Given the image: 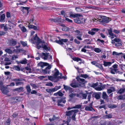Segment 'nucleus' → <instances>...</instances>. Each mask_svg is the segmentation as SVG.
<instances>
[{
	"label": "nucleus",
	"instance_id": "40",
	"mask_svg": "<svg viewBox=\"0 0 125 125\" xmlns=\"http://www.w3.org/2000/svg\"><path fill=\"white\" fill-rule=\"evenodd\" d=\"M21 43L24 46H25L27 45V43L26 42H24L23 41H21Z\"/></svg>",
	"mask_w": 125,
	"mask_h": 125
},
{
	"label": "nucleus",
	"instance_id": "1",
	"mask_svg": "<svg viewBox=\"0 0 125 125\" xmlns=\"http://www.w3.org/2000/svg\"><path fill=\"white\" fill-rule=\"evenodd\" d=\"M33 43L36 44L37 48L38 49L42 48H43L44 51H47L50 50V48L47 46V44L45 43L43 41H42L41 39H40L37 35V34H35L34 37L32 38L31 40H30Z\"/></svg>",
	"mask_w": 125,
	"mask_h": 125
},
{
	"label": "nucleus",
	"instance_id": "8",
	"mask_svg": "<svg viewBox=\"0 0 125 125\" xmlns=\"http://www.w3.org/2000/svg\"><path fill=\"white\" fill-rule=\"evenodd\" d=\"M108 31L109 34L110 35L109 37H111V39H113L115 37H116V35L112 33L111 29V28Z\"/></svg>",
	"mask_w": 125,
	"mask_h": 125
},
{
	"label": "nucleus",
	"instance_id": "14",
	"mask_svg": "<svg viewBox=\"0 0 125 125\" xmlns=\"http://www.w3.org/2000/svg\"><path fill=\"white\" fill-rule=\"evenodd\" d=\"M38 66L41 67L42 68H43L45 66H48L49 65V64L46 63L41 62L38 63Z\"/></svg>",
	"mask_w": 125,
	"mask_h": 125
},
{
	"label": "nucleus",
	"instance_id": "38",
	"mask_svg": "<svg viewBox=\"0 0 125 125\" xmlns=\"http://www.w3.org/2000/svg\"><path fill=\"white\" fill-rule=\"evenodd\" d=\"M75 67L77 69L79 73H81L83 72V70L82 69L79 68L78 67H76L75 66Z\"/></svg>",
	"mask_w": 125,
	"mask_h": 125
},
{
	"label": "nucleus",
	"instance_id": "17",
	"mask_svg": "<svg viewBox=\"0 0 125 125\" xmlns=\"http://www.w3.org/2000/svg\"><path fill=\"white\" fill-rule=\"evenodd\" d=\"M60 86H56L53 88L50 89L49 90L51 92H54L60 89Z\"/></svg>",
	"mask_w": 125,
	"mask_h": 125
},
{
	"label": "nucleus",
	"instance_id": "24",
	"mask_svg": "<svg viewBox=\"0 0 125 125\" xmlns=\"http://www.w3.org/2000/svg\"><path fill=\"white\" fill-rule=\"evenodd\" d=\"M93 95L96 99H99L100 98V94L98 93H94Z\"/></svg>",
	"mask_w": 125,
	"mask_h": 125
},
{
	"label": "nucleus",
	"instance_id": "4",
	"mask_svg": "<svg viewBox=\"0 0 125 125\" xmlns=\"http://www.w3.org/2000/svg\"><path fill=\"white\" fill-rule=\"evenodd\" d=\"M111 20L110 19L106 16H102L100 19L99 22L102 23V24L104 25V24L108 23Z\"/></svg>",
	"mask_w": 125,
	"mask_h": 125
},
{
	"label": "nucleus",
	"instance_id": "51",
	"mask_svg": "<svg viewBox=\"0 0 125 125\" xmlns=\"http://www.w3.org/2000/svg\"><path fill=\"white\" fill-rule=\"evenodd\" d=\"M91 63L92 64L94 65L95 66H96L98 63H97L96 61H94L91 62Z\"/></svg>",
	"mask_w": 125,
	"mask_h": 125
},
{
	"label": "nucleus",
	"instance_id": "39",
	"mask_svg": "<svg viewBox=\"0 0 125 125\" xmlns=\"http://www.w3.org/2000/svg\"><path fill=\"white\" fill-rule=\"evenodd\" d=\"M26 88L27 90V92L28 93H30L31 91V89L30 88V86L29 85L27 86L26 87Z\"/></svg>",
	"mask_w": 125,
	"mask_h": 125
},
{
	"label": "nucleus",
	"instance_id": "22",
	"mask_svg": "<svg viewBox=\"0 0 125 125\" xmlns=\"http://www.w3.org/2000/svg\"><path fill=\"white\" fill-rule=\"evenodd\" d=\"M76 19L74 20V22L76 23H82V21L80 20H82L83 18H76Z\"/></svg>",
	"mask_w": 125,
	"mask_h": 125
},
{
	"label": "nucleus",
	"instance_id": "47",
	"mask_svg": "<svg viewBox=\"0 0 125 125\" xmlns=\"http://www.w3.org/2000/svg\"><path fill=\"white\" fill-rule=\"evenodd\" d=\"M120 68L122 70L125 69V65H123V64H120L119 65Z\"/></svg>",
	"mask_w": 125,
	"mask_h": 125
},
{
	"label": "nucleus",
	"instance_id": "41",
	"mask_svg": "<svg viewBox=\"0 0 125 125\" xmlns=\"http://www.w3.org/2000/svg\"><path fill=\"white\" fill-rule=\"evenodd\" d=\"M122 45L121 42H116L115 46L117 47H118L121 46Z\"/></svg>",
	"mask_w": 125,
	"mask_h": 125
},
{
	"label": "nucleus",
	"instance_id": "16",
	"mask_svg": "<svg viewBox=\"0 0 125 125\" xmlns=\"http://www.w3.org/2000/svg\"><path fill=\"white\" fill-rule=\"evenodd\" d=\"M107 93H108L110 94L112 92L115 91V88L113 87H111L107 89Z\"/></svg>",
	"mask_w": 125,
	"mask_h": 125
},
{
	"label": "nucleus",
	"instance_id": "62",
	"mask_svg": "<svg viewBox=\"0 0 125 125\" xmlns=\"http://www.w3.org/2000/svg\"><path fill=\"white\" fill-rule=\"evenodd\" d=\"M117 70H115V69H113L111 70L110 72L113 74H115Z\"/></svg>",
	"mask_w": 125,
	"mask_h": 125
},
{
	"label": "nucleus",
	"instance_id": "35",
	"mask_svg": "<svg viewBox=\"0 0 125 125\" xmlns=\"http://www.w3.org/2000/svg\"><path fill=\"white\" fill-rule=\"evenodd\" d=\"M5 51L7 52L10 54H11L12 52L11 50L9 49H7L5 50Z\"/></svg>",
	"mask_w": 125,
	"mask_h": 125
},
{
	"label": "nucleus",
	"instance_id": "3",
	"mask_svg": "<svg viewBox=\"0 0 125 125\" xmlns=\"http://www.w3.org/2000/svg\"><path fill=\"white\" fill-rule=\"evenodd\" d=\"M41 56L42 58L45 60L52 59V57L50 55L49 53H42L41 54Z\"/></svg>",
	"mask_w": 125,
	"mask_h": 125
},
{
	"label": "nucleus",
	"instance_id": "10",
	"mask_svg": "<svg viewBox=\"0 0 125 125\" xmlns=\"http://www.w3.org/2000/svg\"><path fill=\"white\" fill-rule=\"evenodd\" d=\"M99 30L97 29L93 28L91 29V31L88 32V33L91 35H93L95 34L96 31H98Z\"/></svg>",
	"mask_w": 125,
	"mask_h": 125
},
{
	"label": "nucleus",
	"instance_id": "43",
	"mask_svg": "<svg viewBox=\"0 0 125 125\" xmlns=\"http://www.w3.org/2000/svg\"><path fill=\"white\" fill-rule=\"evenodd\" d=\"M6 16L7 18H10L11 17V15L10 13L9 12H7Z\"/></svg>",
	"mask_w": 125,
	"mask_h": 125
},
{
	"label": "nucleus",
	"instance_id": "27",
	"mask_svg": "<svg viewBox=\"0 0 125 125\" xmlns=\"http://www.w3.org/2000/svg\"><path fill=\"white\" fill-rule=\"evenodd\" d=\"M5 18V15L4 14H3L0 17V21L2 22L4 21V19Z\"/></svg>",
	"mask_w": 125,
	"mask_h": 125
},
{
	"label": "nucleus",
	"instance_id": "57",
	"mask_svg": "<svg viewBox=\"0 0 125 125\" xmlns=\"http://www.w3.org/2000/svg\"><path fill=\"white\" fill-rule=\"evenodd\" d=\"M114 41L115 42H121V40L120 39L115 38L114 39Z\"/></svg>",
	"mask_w": 125,
	"mask_h": 125
},
{
	"label": "nucleus",
	"instance_id": "64",
	"mask_svg": "<svg viewBox=\"0 0 125 125\" xmlns=\"http://www.w3.org/2000/svg\"><path fill=\"white\" fill-rule=\"evenodd\" d=\"M22 83V82H17L16 83V86H18L21 85Z\"/></svg>",
	"mask_w": 125,
	"mask_h": 125
},
{
	"label": "nucleus",
	"instance_id": "55",
	"mask_svg": "<svg viewBox=\"0 0 125 125\" xmlns=\"http://www.w3.org/2000/svg\"><path fill=\"white\" fill-rule=\"evenodd\" d=\"M99 20L100 19H96L95 18L93 19V20L94 22H99Z\"/></svg>",
	"mask_w": 125,
	"mask_h": 125
},
{
	"label": "nucleus",
	"instance_id": "63",
	"mask_svg": "<svg viewBox=\"0 0 125 125\" xmlns=\"http://www.w3.org/2000/svg\"><path fill=\"white\" fill-rule=\"evenodd\" d=\"M97 85V83H94L92 84L91 86V87L95 88L96 87Z\"/></svg>",
	"mask_w": 125,
	"mask_h": 125
},
{
	"label": "nucleus",
	"instance_id": "37",
	"mask_svg": "<svg viewBox=\"0 0 125 125\" xmlns=\"http://www.w3.org/2000/svg\"><path fill=\"white\" fill-rule=\"evenodd\" d=\"M118 98L120 99H125V94L121 95L118 97Z\"/></svg>",
	"mask_w": 125,
	"mask_h": 125
},
{
	"label": "nucleus",
	"instance_id": "54",
	"mask_svg": "<svg viewBox=\"0 0 125 125\" xmlns=\"http://www.w3.org/2000/svg\"><path fill=\"white\" fill-rule=\"evenodd\" d=\"M113 31L114 33L116 34H118L120 32V30H114Z\"/></svg>",
	"mask_w": 125,
	"mask_h": 125
},
{
	"label": "nucleus",
	"instance_id": "11",
	"mask_svg": "<svg viewBox=\"0 0 125 125\" xmlns=\"http://www.w3.org/2000/svg\"><path fill=\"white\" fill-rule=\"evenodd\" d=\"M9 85H7L6 87L4 86V87L2 86L0 88V90L2 91L3 93L5 94H7L9 91L6 89L7 88V87Z\"/></svg>",
	"mask_w": 125,
	"mask_h": 125
},
{
	"label": "nucleus",
	"instance_id": "49",
	"mask_svg": "<svg viewBox=\"0 0 125 125\" xmlns=\"http://www.w3.org/2000/svg\"><path fill=\"white\" fill-rule=\"evenodd\" d=\"M45 85L47 86H53V84L51 82H50L47 83Z\"/></svg>",
	"mask_w": 125,
	"mask_h": 125
},
{
	"label": "nucleus",
	"instance_id": "19",
	"mask_svg": "<svg viewBox=\"0 0 125 125\" xmlns=\"http://www.w3.org/2000/svg\"><path fill=\"white\" fill-rule=\"evenodd\" d=\"M28 26L29 28L33 29L35 30H38L39 29L38 27H37L35 26L29 24Z\"/></svg>",
	"mask_w": 125,
	"mask_h": 125
},
{
	"label": "nucleus",
	"instance_id": "28",
	"mask_svg": "<svg viewBox=\"0 0 125 125\" xmlns=\"http://www.w3.org/2000/svg\"><path fill=\"white\" fill-rule=\"evenodd\" d=\"M23 87H21L14 89V91H18V92H20L23 91Z\"/></svg>",
	"mask_w": 125,
	"mask_h": 125
},
{
	"label": "nucleus",
	"instance_id": "6",
	"mask_svg": "<svg viewBox=\"0 0 125 125\" xmlns=\"http://www.w3.org/2000/svg\"><path fill=\"white\" fill-rule=\"evenodd\" d=\"M48 79L52 82H57L58 81V76L53 77L52 76H48Z\"/></svg>",
	"mask_w": 125,
	"mask_h": 125
},
{
	"label": "nucleus",
	"instance_id": "33",
	"mask_svg": "<svg viewBox=\"0 0 125 125\" xmlns=\"http://www.w3.org/2000/svg\"><path fill=\"white\" fill-rule=\"evenodd\" d=\"M122 54V52L119 53L115 51L113 52L112 53V55H113L118 56Z\"/></svg>",
	"mask_w": 125,
	"mask_h": 125
},
{
	"label": "nucleus",
	"instance_id": "34",
	"mask_svg": "<svg viewBox=\"0 0 125 125\" xmlns=\"http://www.w3.org/2000/svg\"><path fill=\"white\" fill-rule=\"evenodd\" d=\"M62 99L61 98L58 100L57 102L58 103V106L61 105L63 106V105L60 104V103L62 102Z\"/></svg>",
	"mask_w": 125,
	"mask_h": 125
},
{
	"label": "nucleus",
	"instance_id": "21",
	"mask_svg": "<svg viewBox=\"0 0 125 125\" xmlns=\"http://www.w3.org/2000/svg\"><path fill=\"white\" fill-rule=\"evenodd\" d=\"M11 101L12 103H15L18 101V99L17 97H13L11 98Z\"/></svg>",
	"mask_w": 125,
	"mask_h": 125
},
{
	"label": "nucleus",
	"instance_id": "23",
	"mask_svg": "<svg viewBox=\"0 0 125 125\" xmlns=\"http://www.w3.org/2000/svg\"><path fill=\"white\" fill-rule=\"evenodd\" d=\"M50 72V70H49L47 68H45L42 71V72L44 74L49 73Z\"/></svg>",
	"mask_w": 125,
	"mask_h": 125
},
{
	"label": "nucleus",
	"instance_id": "60",
	"mask_svg": "<svg viewBox=\"0 0 125 125\" xmlns=\"http://www.w3.org/2000/svg\"><path fill=\"white\" fill-rule=\"evenodd\" d=\"M68 30L67 28L65 26L63 27L62 28V30L63 31H67Z\"/></svg>",
	"mask_w": 125,
	"mask_h": 125
},
{
	"label": "nucleus",
	"instance_id": "13",
	"mask_svg": "<svg viewBox=\"0 0 125 125\" xmlns=\"http://www.w3.org/2000/svg\"><path fill=\"white\" fill-rule=\"evenodd\" d=\"M59 73V71L56 68H55V70L52 71V75L53 76L56 77L58 75Z\"/></svg>",
	"mask_w": 125,
	"mask_h": 125
},
{
	"label": "nucleus",
	"instance_id": "18",
	"mask_svg": "<svg viewBox=\"0 0 125 125\" xmlns=\"http://www.w3.org/2000/svg\"><path fill=\"white\" fill-rule=\"evenodd\" d=\"M81 106V105H77L74 106L72 107H69L67 109L68 110H70L74 108H80Z\"/></svg>",
	"mask_w": 125,
	"mask_h": 125
},
{
	"label": "nucleus",
	"instance_id": "42",
	"mask_svg": "<svg viewBox=\"0 0 125 125\" xmlns=\"http://www.w3.org/2000/svg\"><path fill=\"white\" fill-rule=\"evenodd\" d=\"M16 42H17L16 40H12L11 41L12 45H15L16 43Z\"/></svg>",
	"mask_w": 125,
	"mask_h": 125
},
{
	"label": "nucleus",
	"instance_id": "58",
	"mask_svg": "<svg viewBox=\"0 0 125 125\" xmlns=\"http://www.w3.org/2000/svg\"><path fill=\"white\" fill-rule=\"evenodd\" d=\"M17 58H18V57L17 55H13L12 56V57L11 60H13Z\"/></svg>",
	"mask_w": 125,
	"mask_h": 125
},
{
	"label": "nucleus",
	"instance_id": "9",
	"mask_svg": "<svg viewBox=\"0 0 125 125\" xmlns=\"http://www.w3.org/2000/svg\"><path fill=\"white\" fill-rule=\"evenodd\" d=\"M112 61V62L104 61L103 62L104 65L105 67L110 66L112 63H114L115 62L114 60L113 59Z\"/></svg>",
	"mask_w": 125,
	"mask_h": 125
},
{
	"label": "nucleus",
	"instance_id": "56",
	"mask_svg": "<svg viewBox=\"0 0 125 125\" xmlns=\"http://www.w3.org/2000/svg\"><path fill=\"white\" fill-rule=\"evenodd\" d=\"M8 26V25L6 24L5 26H4L3 28V29L5 31H6L8 29H9Z\"/></svg>",
	"mask_w": 125,
	"mask_h": 125
},
{
	"label": "nucleus",
	"instance_id": "25",
	"mask_svg": "<svg viewBox=\"0 0 125 125\" xmlns=\"http://www.w3.org/2000/svg\"><path fill=\"white\" fill-rule=\"evenodd\" d=\"M108 96L107 95L106 93L103 92L102 94V98L104 99H107L108 98Z\"/></svg>",
	"mask_w": 125,
	"mask_h": 125
},
{
	"label": "nucleus",
	"instance_id": "20",
	"mask_svg": "<svg viewBox=\"0 0 125 125\" xmlns=\"http://www.w3.org/2000/svg\"><path fill=\"white\" fill-rule=\"evenodd\" d=\"M125 85H122V88H121L119 91L118 92L120 94H122L125 92Z\"/></svg>",
	"mask_w": 125,
	"mask_h": 125
},
{
	"label": "nucleus",
	"instance_id": "53",
	"mask_svg": "<svg viewBox=\"0 0 125 125\" xmlns=\"http://www.w3.org/2000/svg\"><path fill=\"white\" fill-rule=\"evenodd\" d=\"M118 65L117 64H115L113 65L112 67L113 68V69H114L115 70H117V67Z\"/></svg>",
	"mask_w": 125,
	"mask_h": 125
},
{
	"label": "nucleus",
	"instance_id": "61",
	"mask_svg": "<svg viewBox=\"0 0 125 125\" xmlns=\"http://www.w3.org/2000/svg\"><path fill=\"white\" fill-rule=\"evenodd\" d=\"M61 41L62 42V43L63 42H67L68 40L67 39H61Z\"/></svg>",
	"mask_w": 125,
	"mask_h": 125
},
{
	"label": "nucleus",
	"instance_id": "59",
	"mask_svg": "<svg viewBox=\"0 0 125 125\" xmlns=\"http://www.w3.org/2000/svg\"><path fill=\"white\" fill-rule=\"evenodd\" d=\"M46 77V76H40L38 78L41 80H42Z\"/></svg>",
	"mask_w": 125,
	"mask_h": 125
},
{
	"label": "nucleus",
	"instance_id": "48",
	"mask_svg": "<svg viewBox=\"0 0 125 125\" xmlns=\"http://www.w3.org/2000/svg\"><path fill=\"white\" fill-rule=\"evenodd\" d=\"M13 24L12 23H10L9 25H8V28L9 29H10L13 28Z\"/></svg>",
	"mask_w": 125,
	"mask_h": 125
},
{
	"label": "nucleus",
	"instance_id": "2",
	"mask_svg": "<svg viewBox=\"0 0 125 125\" xmlns=\"http://www.w3.org/2000/svg\"><path fill=\"white\" fill-rule=\"evenodd\" d=\"M76 79L78 81L79 84L78 83V82H77L75 80H73L72 82V83L70 85L71 86L73 87L76 88L82 86V84H83L85 83V82L84 81L85 80L83 78H80L79 77L76 78Z\"/></svg>",
	"mask_w": 125,
	"mask_h": 125
},
{
	"label": "nucleus",
	"instance_id": "45",
	"mask_svg": "<svg viewBox=\"0 0 125 125\" xmlns=\"http://www.w3.org/2000/svg\"><path fill=\"white\" fill-rule=\"evenodd\" d=\"M82 34L81 33H80L79 34H78L77 35L78 36H77V38L80 40H82V39L81 38V37L82 36Z\"/></svg>",
	"mask_w": 125,
	"mask_h": 125
},
{
	"label": "nucleus",
	"instance_id": "29",
	"mask_svg": "<svg viewBox=\"0 0 125 125\" xmlns=\"http://www.w3.org/2000/svg\"><path fill=\"white\" fill-rule=\"evenodd\" d=\"M27 60L26 59H24L23 60L21 61H20V63L22 64H25L27 63Z\"/></svg>",
	"mask_w": 125,
	"mask_h": 125
},
{
	"label": "nucleus",
	"instance_id": "7",
	"mask_svg": "<svg viewBox=\"0 0 125 125\" xmlns=\"http://www.w3.org/2000/svg\"><path fill=\"white\" fill-rule=\"evenodd\" d=\"M82 16V15L80 14L75 13L74 14L72 12H71L70 13L69 17L73 18H75L81 17Z\"/></svg>",
	"mask_w": 125,
	"mask_h": 125
},
{
	"label": "nucleus",
	"instance_id": "50",
	"mask_svg": "<svg viewBox=\"0 0 125 125\" xmlns=\"http://www.w3.org/2000/svg\"><path fill=\"white\" fill-rule=\"evenodd\" d=\"M96 66L98 67L101 70L103 69V68L102 65L98 63V64H97V65Z\"/></svg>",
	"mask_w": 125,
	"mask_h": 125
},
{
	"label": "nucleus",
	"instance_id": "52",
	"mask_svg": "<svg viewBox=\"0 0 125 125\" xmlns=\"http://www.w3.org/2000/svg\"><path fill=\"white\" fill-rule=\"evenodd\" d=\"M81 76L82 77L85 78H87L88 77V76L87 74H81Z\"/></svg>",
	"mask_w": 125,
	"mask_h": 125
},
{
	"label": "nucleus",
	"instance_id": "5",
	"mask_svg": "<svg viewBox=\"0 0 125 125\" xmlns=\"http://www.w3.org/2000/svg\"><path fill=\"white\" fill-rule=\"evenodd\" d=\"M78 109H74L68 111H67L66 112V115L67 116H70L71 115H73L75 113H78Z\"/></svg>",
	"mask_w": 125,
	"mask_h": 125
},
{
	"label": "nucleus",
	"instance_id": "12",
	"mask_svg": "<svg viewBox=\"0 0 125 125\" xmlns=\"http://www.w3.org/2000/svg\"><path fill=\"white\" fill-rule=\"evenodd\" d=\"M92 103L90 104L89 106H87L85 107V110L87 111H92L94 109L92 107Z\"/></svg>",
	"mask_w": 125,
	"mask_h": 125
},
{
	"label": "nucleus",
	"instance_id": "44",
	"mask_svg": "<svg viewBox=\"0 0 125 125\" xmlns=\"http://www.w3.org/2000/svg\"><path fill=\"white\" fill-rule=\"evenodd\" d=\"M95 89L97 91H100L102 90L103 89V88L102 87H96Z\"/></svg>",
	"mask_w": 125,
	"mask_h": 125
},
{
	"label": "nucleus",
	"instance_id": "31",
	"mask_svg": "<svg viewBox=\"0 0 125 125\" xmlns=\"http://www.w3.org/2000/svg\"><path fill=\"white\" fill-rule=\"evenodd\" d=\"M72 59L74 61H76L77 62H78L79 61H81V59L80 58H79L78 57H73Z\"/></svg>",
	"mask_w": 125,
	"mask_h": 125
},
{
	"label": "nucleus",
	"instance_id": "30",
	"mask_svg": "<svg viewBox=\"0 0 125 125\" xmlns=\"http://www.w3.org/2000/svg\"><path fill=\"white\" fill-rule=\"evenodd\" d=\"M112 115L111 114H109L104 116V117L105 118H112Z\"/></svg>",
	"mask_w": 125,
	"mask_h": 125
},
{
	"label": "nucleus",
	"instance_id": "46",
	"mask_svg": "<svg viewBox=\"0 0 125 125\" xmlns=\"http://www.w3.org/2000/svg\"><path fill=\"white\" fill-rule=\"evenodd\" d=\"M14 69L17 71H19L20 70V68L18 66H13Z\"/></svg>",
	"mask_w": 125,
	"mask_h": 125
},
{
	"label": "nucleus",
	"instance_id": "36",
	"mask_svg": "<svg viewBox=\"0 0 125 125\" xmlns=\"http://www.w3.org/2000/svg\"><path fill=\"white\" fill-rule=\"evenodd\" d=\"M58 81L60 79H63L64 80H65L67 79V77L66 76H58Z\"/></svg>",
	"mask_w": 125,
	"mask_h": 125
},
{
	"label": "nucleus",
	"instance_id": "26",
	"mask_svg": "<svg viewBox=\"0 0 125 125\" xmlns=\"http://www.w3.org/2000/svg\"><path fill=\"white\" fill-rule=\"evenodd\" d=\"M85 92H86V94H82L83 99H86L87 96V94H90V93L87 91H85Z\"/></svg>",
	"mask_w": 125,
	"mask_h": 125
},
{
	"label": "nucleus",
	"instance_id": "15",
	"mask_svg": "<svg viewBox=\"0 0 125 125\" xmlns=\"http://www.w3.org/2000/svg\"><path fill=\"white\" fill-rule=\"evenodd\" d=\"M18 26L22 32H25L26 31L27 29L22 25L21 24H20Z\"/></svg>",
	"mask_w": 125,
	"mask_h": 125
},
{
	"label": "nucleus",
	"instance_id": "32",
	"mask_svg": "<svg viewBox=\"0 0 125 125\" xmlns=\"http://www.w3.org/2000/svg\"><path fill=\"white\" fill-rule=\"evenodd\" d=\"M94 51L97 53H99L101 52V50L98 48H95L94 49Z\"/></svg>",
	"mask_w": 125,
	"mask_h": 125
}]
</instances>
